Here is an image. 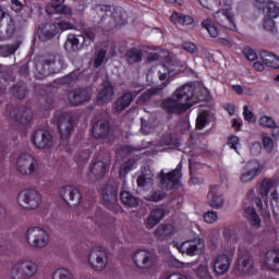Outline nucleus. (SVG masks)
<instances>
[{"instance_id": "nucleus-21", "label": "nucleus", "mask_w": 279, "mask_h": 279, "mask_svg": "<svg viewBox=\"0 0 279 279\" xmlns=\"http://www.w3.org/2000/svg\"><path fill=\"white\" fill-rule=\"evenodd\" d=\"M132 259L137 268H148L154 264V253L146 250H137Z\"/></svg>"}, {"instance_id": "nucleus-59", "label": "nucleus", "mask_w": 279, "mask_h": 279, "mask_svg": "<svg viewBox=\"0 0 279 279\" xmlns=\"http://www.w3.org/2000/svg\"><path fill=\"white\" fill-rule=\"evenodd\" d=\"M243 116H244V120L247 121L248 123H255L256 122L254 112L247 108V105H245L243 107Z\"/></svg>"}, {"instance_id": "nucleus-1", "label": "nucleus", "mask_w": 279, "mask_h": 279, "mask_svg": "<svg viewBox=\"0 0 279 279\" xmlns=\"http://www.w3.org/2000/svg\"><path fill=\"white\" fill-rule=\"evenodd\" d=\"M195 92L194 84H185L177 88L172 97L161 100V110H165L168 114H183L196 105Z\"/></svg>"}, {"instance_id": "nucleus-48", "label": "nucleus", "mask_w": 279, "mask_h": 279, "mask_svg": "<svg viewBox=\"0 0 279 279\" xmlns=\"http://www.w3.org/2000/svg\"><path fill=\"white\" fill-rule=\"evenodd\" d=\"M16 50H19V46H15V44L2 45L0 46V56L2 57L14 56Z\"/></svg>"}, {"instance_id": "nucleus-6", "label": "nucleus", "mask_w": 279, "mask_h": 279, "mask_svg": "<svg viewBox=\"0 0 279 279\" xmlns=\"http://www.w3.org/2000/svg\"><path fill=\"white\" fill-rule=\"evenodd\" d=\"M16 168L22 175H36L39 172V161L33 155L22 154L16 159Z\"/></svg>"}, {"instance_id": "nucleus-63", "label": "nucleus", "mask_w": 279, "mask_h": 279, "mask_svg": "<svg viewBox=\"0 0 279 279\" xmlns=\"http://www.w3.org/2000/svg\"><path fill=\"white\" fill-rule=\"evenodd\" d=\"M263 144H264V147L266 148V150H268V151L274 150L275 142L271 137L264 136L263 137Z\"/></svg>"}, {"instance_id": "nucleus-61", "label": "nucleus", "mask_w": 279, "mask_h": 279, "mask_svg": "<svg viewBox=\"0 0 279 279\" xmlns=\"http://www.w3.org/2000/svg\"><path fill=\"white\" fill-rule=\"evenodd\" d=\"M204 220L207 223L216 222L218 220V213L217 211H207V213H205Z\"/></svg>"}, {"instance_id": "nucleus-20", "label": "nucleus", "mask_w": 279, "mask_h": 279, "mask_svg": "<svg viewBox=\"0 0 279 279\" xmlns=\"http://www.w3.org/2000/svg\"><path fill=\"white\" fill-rule=\"evenodd\" d=\"M33 144L39 149H47L52 147L53 138L50 132L45 130H37L33 133Z\"/></svg>"}, {"instance_id": "nucleus-56", "label": "nucleus", "mask_w": 279, "mask_h": 279, "mask_svg": "<svg viewBox=\"0 0 279 279\" xmlns=\"http://www.w3.org/2000/svg\"><path fill=\"white\" fill-rule=\"evenodd\" d=\"M228 146L231 148V149H234V151L240 155L239 150H238V147L240 146V137L238 136H230L228 137Z\"/></svg>"}, {"instance_id": "nucleus-18", "label": "nucleus", "mask_w": 279, "mask_h": 279, "mask_svg": "<svg viewBox=\"0 0 279 279\" xmlns=\"http://www.w3.org/2000/svg\"><path fill=\"white\" fill-rule=\"evenodd\" d=\"M100 11L113 19L117 26H125L128 24V13L122 7L100 5Z\"/></svg>"}, {"instance_id": "nucleus-14", "label": "nucleus", "mask_w": 279, "mask_h": 279, "mask_svg": "<svg viewBox=\"0 0 279 279\" xmlns=\"http://www.w3.org/2000/svg\"><path fill=\"white\" fill-rule=\"evenodd\" d=\"M92 98V93L88 87H76L69 92L68 99L73 107H80L88 102Z\"/></svg>"}, {"instance_id": "nucleus-55", "label": "nucleus", "mask_w": 279, "mask_h": 279, "mask_svg": "<svg viewBox=\"0 0 279 279\" xmlns=\"http://www.w3.org/2000/svg\"><path fill=\"white\" fill-rule=\"evenodd\" d=\"M276 121L274 120V118H270V117H262L259 118V125H262L263 128H275L276 126Z\"/></svg>"}, {"instance_id": "nucleus-49", "label": "nucleus", "mask_w": 279, "mask_h": 279, "mask_svg": "<svg viewBox=\"0 0 279 279\" xmlns=\"http://www.w3.org/2000/svg\"><path fill=\"white\" fill-rule=\"evenodd\" d=\"M53 8L54 13L60 14V15H66V16H72V9L71 7L64 5V4H51Z\"/></svg>"}, {"instance_id": "nucleus-22", "label": "nucleus", "mask_w": 279, "mask_h": 279, "mask_svg": "<svg viewBox=\"0 0 279 279\" xmlns=\"http://www.w3.org/2000/svg\"><path fill=\"white\" fill-rule=\"evenodd\" d=\"M245 172L240 177V181L246 184L252 182L263 170V167L258 163L257 160H250L245 166Z\"/></svg>"}, {"instance_id": "nucleus-31", "label": "nucleus", "mask_w": 279, "mask_h": 279, "mask_svg": "<svg viewBox=\"0 0 279 279\" xmlns=\"http://www.w3.org/2000/svg\"><path fill=\"white\" fill-rule=\"evenodd\" d=\"M113 94V87L110 83L102 84V87L97 95V105L102 106L110 102Z\"/></svg>"}, {"instance_id": "nucleus-8", "label": "nucleus", "mask_w": 279, "mask_h": 279, "mask_svg": "<svg viewBox=\"0 0 279 279\" xmlns=\"http://www.w3.org/2000/svg\"><path fill=\"white\" fill-rule=\"evenodd\" d=\"M118 196H119L118 186L107 184L105 189H102V192H101L102 202L105 203V206L114 214H119L121 211V206L119 205Z\"/></svg>"}, {"instance_id": "nucleus-29", "label": "nucleus", "mask_w": 279, "mask_h": 279, "mask_svg": "<svg viewBox=\"0 0 279 279\" xmlns=\"http://www.w3.org/2000/svg\"><path fill=\"white\" fill-rule=\"evenodd\" d=\"M166 217V210L163 208H156L150 211L146 218V228L154 229Z\"/></svg>"}, {"instance_id": "nucleus-41", "label": "nucleus", "mask_w": 279, "mask_h": 279, "mask_svg": "<svg viewBox=\"0 0 279 279\" xmlns=\"http://www.w3.org/2000/svg\"><path fill=\"white\" fill-rule=\"evenodd\" d=\"M223 238L228 243L235 244L240 239V229L238 227L226 228Z\"/></svg>"}, {"instance_id": "nucleus-15", "label": "nucleus", "mask_w": 279, "mask_h": 279, "mask_svg": "<svg viewBox=\"0 0 279 279\" xmlns=\"http://www.w3.org/2000/svg\"><path fill=\"white\" fill-rule=\"evenodd\" d=\"M85 216L88 220H92L95 225L101 227L107 221L106 213L100 208L95 206L93 201L85 203Z\"/></svg>"}, {"instance_id": "nucleus-3", "label": "nucleus", "mask_w": 279, "mask_h": 279, "mask_svg": "<svg viewBox=\"0 0 279 279\" xmlns=\"http://www.w3.org/2000/svg\"><path fill=\"white\" fill-rule=\"evenodd\" d=\"M214 5H218L219 9L215 14V21L219 26L230 31H236V23L234 15L230 13L232 10V0H215Z\"/></svg>"}, {"instance_id": "nucleus-47", "label": "nucleus", "mask_w": 279, "mask_h": 279, "mask_svg": "<svg viewBox=\"0 0 279 279\" xmlns=\"http://www.w3.org/2000/svg\"><path fill=\"white\" fill-rule=\"evenodd\" d=\"M275 182L271 179H264L263 183L259 184V195L262 197H267L268 193L271 191V187H274Z\"/></svg>"}, {"instance_id": "nucleus-46", "label": "nucleus", "mask_w": 279, "mask_h": 279, "mask_svg": "<svg viewBox=\"0 0 279 279\" xmlns=\"http://www.w3.org/2000/svg\"><path fill=\"white\" fill-rule=\"evenodd\" d=\"M204 29H206L209 34V36L217 38L219 36V29L216 25H213L211 20H205L203 23H201Z\"/></svg>"}, {"instance_id": "nucleus-26", "label": "nucleus", "mask_w": 279, "mask_h": 279, "mask_svg": "<svg viewBox=\"0 0 279 279\" xmlns=\"http://www.w3.org/2000/svg\"><path fill=\"white\" fill-rule=\"evenodd\" d=\"M110 133V124L107 120H98L94 123L92 134L96 140H105Z\"/></svg>"}, {"instance_id": "nucleus-19", "label": "nucleus", "mask_w": 279, "mask_h": 279, "mask_svg": "<svg viewBox=\"0 0 279 279\" xmlns=\"http://www.w3.org/2000/svg\"><path fill=\"white\" fill-rule=\"evenodd\" d=\"M204 247V241L202 239H195L181 243L178 250L187 256H196L203 253Z\"/></svg>"}, {"instance_id": "nucleus-42", "label": "nucleus", "mask_w": 279, "mask_h": 279, "mask_svg": "<svg viewBox=\"0 0 279 279\" xmlns=\"http://www.w3.org/2000/svg\"><path fill=\"white\" fill-rule=\"evenodd\" d=\"M11 93L17 99H24L28 93L27 85L25 83H16L13 85Z\"/></svg>"}, {"instance_id": "nucleus-36", "label": "nucleus", "mask_w": 279, "mask_h": 279, "mask_svg": "<svg viewBox=\"0 0 279 279\" xmlns=\"http://www.w3.org/2000/svg\"><path fill=\"white\" fill-rule=\"evenodd\" d=\"M170 21L175 25H183V26L193 25V23L195 22L193 20V16L182 14L178 11H173L172 15L170 16Z\"/></svg>"}, {"instance_id": "nucleus-4", "label": "nucleus", "mask_w": 279, "mask_h": 279, "mask_svg": "<svg viewBox=\"0 0 279 279\" xmlns=\"http://www.w3.org/2000/svg\"><path fill=\"white\" fill-rule=\"evenodd\" d=\"M182 167V162L180 161L175 169L169 173H166L163 170H161L157 175L160 187L166 191H171L179 186L183 177Z\"/></svg>"}, {"instance_id": "nucleus-50", "label": "nucleus", "mask_w": 279, "mask_h": 279, "mask_svg": "<svg viewBox=\"0 0 279 279\" xmlns=\"http://www.w3.org/2000/svg\"><path fill=\"white\" fill-rule=\"evenodd\" d=\"M78 37L82 38V44L89 46L95 39V33L90 29H86L81 35H78Z\"/></svg>"}, {"instance_id": "nucleus-53", "label": "nucleus", "mask_w": 279, "mask_h": 279, "mask_svg": "<svg viewBox=\"0 0 279 279\" xmlns=\"http://www.w3.org/2000/svg\"><path fill=\"white\" fill-rule=\"evenodd\" d=\"M196 276L198 279H213V275H210L208 266H198L196 269Z\"/></svg>"}, {"instance_id": "nucleus-62", "label": "nucleus", "mask_w": 279, "mask_h": 279, "mask_svg": "<svg viewBox=\"0 0 279 279\" xmlns=\"http://www.w3.org/2000/svg\"><path fill=\"white\" fill-rule=\"evenodd\" d=\"M182 47L190 54H195L198 51L196 44L193 43H184Z\"/></svg>"}, {"instance_id": "nucleus-13", "label": "nucleus", "mask_w": 279, "mask_h": 279, "mask_svg": "<svg viewBox=\"0 0 279 279\" xmlns=\"http://www.w3.org/2000/svg\"><path fill=\"white\" fill-rule=\"evenodd\" d=\"M19 202L23 204L22 206L26 209L37 208L41 202V194L34 190H23L19 193Z\"/></svg>"}, {"instance_id": "nucleus-16", "label": "nucleus", "mask_w": 279, "mask_h": 279, "mask_svg": "<svg viewBox=\"0 0 279 279\" xmlns=\"http://www.w3.org/2000/svg\"><path fill=\"white\" fill-rule=\"evenodd\" d=\"M254 268V263L252 262V255L248 252L243 253L241 248H239L238 260L235 264V269L240 276H250L252 275V270Z\"/></svg>"}, {"instance_id": "nucleus-25", "label": "nucleus", "mask_w": 279, "mask_h": 279, "mask_svg": "<svg viewBox=\"0 0 279 279\" xmlns=\"http://www.w3.org/2000/svg\"><path fill=\"white\" fill-rule=\"evenodd\" d=\"M60 196L63 199V202L70 201L75 202V204H82V194L80 190L73 187L72 185L61 187Z\"/></svg>"}, {"instance_id": "nucleus-7", "label": "nucleus", "mask_w": 279, "mask_h": 279, "mask_svg": "<svg viewBox=\"0 0 279 279\" xmlns=\"http://www.w3.org/2000/svg\"><path fill=\"white\" fill-rule=\"evenodd\" d=\"M7 117L15 123L26 126L33 119L32 110L26 106H20L12 108L11 105H7Z\"/></svg>"}, {"instance_id": "nucleus-64", "label": "nucleus", "mask_w": 279, "mask_h": 279, "mask_svg": "<svg viewBox=\"0 0 279 279\" xmlns=\"http://www.w3.org/2000/svg\"><path fill=\"white\" fill-rule=\"evenodd\" d=\"M165 195L161 192H153L148 197L149 202H161Z\"/></svg>"}, {"instance_id": "nucleus-39", "label": "nucleus", "mask_w": 279, "mask_h": 279, "mask_svg": "<svg viewBox=\"0 0 279 279\" xmlns=\"http://www.w3.org/2000/svg\"><path fill=\"white\" fill-rule=\"evenodd\" d=\"M155 235L158 241H167V239L173 235V226L171 225H161L158 229L155 230Z\"/></svg>"}, {"instance_id": "nucleus-38", "label": "nucleus", "mask_w": 279, "mask_h": 279, "mask_svg": "<svg viewBox=\"0 0 279 279\" xmlns=\"http://www.w3.org/2000/svg\"><path fill=\"white\" fill-rule=\"evenodd\" d=\"M120 202L122 205L130 208H134L140 204V199L128 191H122L120 193Z\"/></svg>"}, {"instance_id": "nucleus-9", "label": "nucleus", "mask_w": 279, "mask_h": 279, "mask_svg": "<svg viewBox=\"0 0 279 279\" xmlns=\"http://www.w3.org/2000/svg\"><path fill=\"white\" fill-rule=\"evenodd\" d=\"M73 119L72 112H60L54 116V122L60 133V138L66 141L73 130Z\"/></svg>"}, {"instance_id": "nucleus-60", "label": "nucleus", "mask_w": 279, "mask_h": 279, "mask_svg": "<svg viewBox=\"0 0 279 279\" xmlns=\"http://www.w3.org/2000/svg\"><path fill=\"white\" fill-rule=\"evenodd\" d=\"M244 56L246 57V59L248 61H256L258 58L256 51L254 49H252L251 47H246L244 49Z\"/></svg>"}, {"instance_id": "nucleus-45", "label": "nucleus", "mask_w": 279, "mask_h": 279, "mask_svg": "<svg viewBox=\"0 0 279 279\" xmlns=\"http://www.w3.org/2000/svg\"><path fill=\"white\" fill-rule=\"evenodd\" d=\"M149 147H154V142H146V141H144L136 148H134V147H132L130 145L123 146V147H121V151L130 155L133 151H141L142 149H146V148H149Z\"/></svg>"}, {"instance_id": "nucleus-24", "label": "nucleus", "mask_w": 279, "mask_h": 279, "mask_svg": "<svg viewBox=\"0 0 279 279\" xmlns=\"http://www.w3.org/2000/svg\"><path fill=\"white\" fill-rule=\"evenodd\" d=\"M56 36H60V29L58 26L51 23H46L38 28V37L41 41H47Z\"/></svg>"}, {"instance_id": "nucleus-35", "label": "nucleus", "mask_w": 279, "mask_h": 279, "mask_svg": "<svg viewBox=\"0 0 279 279\" xmlns=\"http://www.w3.org/2000/svg\"><path fill=\"white\" fill-rule=\"evenodd\" d=\"M143 50L137 47H131L125 52V58L129 64H136L143 61Z\"/></svg>"}, {"instance_id": "nucleus-32", "label": "nucleus", "mask_w": 279, "mask_h": 279, "mask_svg": "<svg viewBox=\"0 0 279 279\" xmlns=\"http://www.w3.org/2000/svg\"><path fill=\"white\" fill-rule=\"evenodd\" d=\"M168 86V83H161L159 86L155 88H149L146 92L142 93L141 96L137 98L140 104L146 105L150 101L151 97L160 94L163 89Z\"/></svg>"}, {"instance_id": "nucleus-11", "label": "nucleus", "mask_w": 279, "mask_h": 279, "mask_svg": "<svg viewBox=\"0 0 279 279\" xmlns=\"http://www.w3.org/2000/svg\"><path fill=\"white\" fill-rule=\"evenodd\" d=\"M88 262L94 270H104L108 263V254L106 248H104V246H94L89 252Z\"/></svg>"}, {"instance_id": "nucleus-10", "label": "nucleus", "mask_w": 279, "mask_h": 279, "mask_svg": "<svg viewBox=\"0 0 279 279\" xmlns=\"http://www.w3.org/2000/svg\"><path fill=\"white\" fill-rule=\"evenodd\" d=\"M26 242L33 247H45L49 242V235L45 229L34 227L26 230Z\"/></svg>"}, {"instance_id": "nucleus-52", "label": "nucleus", "mask_w": 279, "mask_h": 279, "mask_svg": "<svg viewBox=\"0 0 279 279\" xmlns=\"http://www.w3.org/2000/svg\"><path fill=\"white\" fill-rule=\"evenodd\" d=\"M52 279H72V275L66 268H58L54 270Z\"/></svg>"}, {"instance_id": "nucleus-54", "label": "nucleus", "mask_w": 279, "mask_h": 279, "mask_svg": "<svg viewBox=\"0 0 279 279\" xmlns=\"http://www.w3.org/2000/svg\"><path fill=\"white\" fill-rule=\"evenodd\" d=\"M11 248H12V245L10 244V242L7 239L1 238L0 239V255H3V256L10 255Z\"/></svg>"}, {"instance_id": "nucleus-37", "label": "nucleus", "mask_w": 279, "mask_h": 279, "mask_svg": "<svg viewBox=\"0 0 279 279\" xmlns=\"http://www.w3.org/2000/svg\"><path fill=\"white\" fill-rule=\"evenodd\" d=\"M244 218L251 223L252 227H260V217L254 207H246L243 214Z\"/></svg>"}, {"instance_id": "nucleus-34", "label": "nucleus", "mask_w": 279, "mask_h": 279, "mask_svg": "<svg viewBox=\"0 0 279 279\" xmlns=\"http://www.w3.org/2000/svg\"><path fill=\"white\" fill-rule=\"evenodd\" d=\"M218 185H210L209 193L207 195L209 199V206L213 208H220L223 205V196L218 194Z\"/></svg>"}, {"instance_id": "nucleus-44", "label": "nucleus", "mask_w": 279, "mask_h": 279, "mask_svg": "<svg viewBox=\"0 0 279 279\" xmlns=\"http://www.w3.org/2000/svg\"><path fill=\"white\" fill-rule=\"evenodd\" d=\"M137 160L130 158L126 161L122 162L119 169V175L124 178L134 167H136Z\"/></svg>"}, {"instance_id": "nucleus-2", "label": "nucleus", "mask_w": 279, "mask_h": 279, "mask_svg": "<svg viewBox=\"0 0 279 279\" xmlns=\"http://www.w3.org/2000/svg\"><path fill=\"white\" fill-rule=\"evenodd\" d=\"M35 69L39 74V78L61 73L64 70V59L60 54H51L35 63Z\"/></svg>"}, {"instance_id": "nucleus-51", "label": "nucleus", "mask_w": 279, "mask_h": 279, "mask_svg": "<svg viewBox=\"0 0 279 279\" xmlns=\"http://www.w3.org/2000/svg\"><path fill=\"white\" fill-rule=\"evenodd\" d=\"M106 56H107V50L105 48H100L97 51L96 58L94 60V66L96 69H99L102 65V63H104V61L106 59Z\"/></svg>"}, {"instance_id": "nucleus-5", "label": "nucleus", "mask_w": 279, "mask_h": 279, "mask_svg": "<svg viewBox=\"0 0 279 279\" xmlns=\"http://www.w3.org/2000/svg\"><path fill=\"white\" fill-rule=\"evenodd\" d=\"M145 90L144 85L135 83L133 85V90H128L119 97L112 107L114 113H121L123 110H126L131 104L133 102L134 98H136L141 93Z\"/></svg>"}, {"instance_id": "nucleus-28", "label": "nucleus", "mask_w": 279, "mask_h": 279, "mask_svg": "<svg viewBox=\"0 0 279 279\" xmlns=\"http://www.w3.org/2000/svg\"><path fill=\"white\" fill-rule=\"evenodd\" d=\"M108 165L102 160L94 161L93 167L90 169V179L93 182H98L104 179L107 172Z\"/></svg>"}, {"instance_id": "nucleus-27", "label": "nucleus", "mask_w": 279, "mask_h": 279, "mask_svg": "<svg viewBox=\"0 0 279 279\" xmlns=\"http://www.w3.org/2000/svg\"><path fill=\"white\" fill-rule=\"evenodd\" d=\"M230 267V258L227 254H219L215 258L214 272L217 276H223Z\"/></svg>"}, {"instance_id": "nucleus-33", "label": "nucleus", "mask_w": 279, "mask_h": 279, "mask_svg": "<svg viewBox=\"0 0 279 279\" xmlns=\"http://www.w3.org/2000/svg\"><path fill=\"white\" fill-rule=\"evenodd\" d=\"M259 58H262L264 64L270 69H279V57L271 51H259Z\"/></svg>"}, {"instance_id": "nucleus-30", "label": "nucleus", "mask_w": 279, "mask_h": 279, "mask_svg": "<svg viewBox=\"0 0 279 279\" xmlns=\"http://www.w3.org/2000/svg\"><path fill=\"white\" fill-rule=\"evenodd\" d=\"M265 265L275 272H279V250H269L266 252Z\"/></svg>"}, {"instance_id": "nucleus-23", "label": "nucleus", "mask_w": 279, "mask_h": 279, "mask_svg": "<svg viewBox=\"0 0 279 279\" xmlns=\"http://www.w3.org/2000/svg\"><path fill=\"white\" fill-rule=\"evenodd\" d=\"M217 121L216 114L210 110L201 111L195 120V130H205L207 125Z\"/></svg>"}, {"instance_id": "nucleus-12", "label": "nucleus", "mask_w": 279, "mask_h": 279, "mask_svg": "<svg viewBox=\"0 0 279 279\" xmlns=\"http://www.w3.org/2000/svg\"><path fill=\"white\" fill-rule=\"evenodd\" d=\"M38 271V266L31 262H20L11 269L13 279H31Z\"/></svg>"}, {"instance_id": "nucleus-40", "label": "nucleus", "mask_w": 279, "mask_h": 279, "mask_svg": "<svg viewBox=\"0 0 279 279\" xmlns=\"http://www.w3.org/2000/svg\"><path fill=\"white\" fill-rule=\"evenodd\" d=\"M80 44H81V40L78 35L75 36L73 34H70L63 47H65L66 52L72 53V52H77L80 50Z\"/></svg>"}, {"instance_id": "nucleus-58", "label": "nucleus", "mask_w": 279, "mask_h": 279, "mask_svg": "<svg viewBox=\"0 0 279 279\" xmlns=\"http://www.w3.org/2000/svg\"><path fill=\"white\" fill-rule=\"evenodd\" d=\"M170 73H171L170 69L166 64H161V70L158 71L159 81L160 82L169 81Z\"/></svg>"}, {"instance_id": "nucleus-43", "label": "nucleus", "mask_w": 279, "mask_h": 279, "mask_svg": "<svg viewBox=\"0 0 279 279\" xmlns=\"http://www.w3.org/2000/svg\"><path fill=\"white\" fill-rule=\"evenodd\" d=\"M82 73L78 71H73L69 75L62 76L58 80L60 85H71L74 82L80 81Z\"/></svg>"}, {"instance_id": "nucleus-57", "label": "nucleus", "mask_w": 279, "mask_h": 279, "mask_svg": "<svg viewBox=\"0 0 279 279\" xmlns=\"http://www.w3.org/2000/svg\"><path fill=\"white\" fill-rule=\"evenodd\" d=\"M59 29V35H61L63 32L73 29V24L66 21H60L57 24H54Z\"/></svg>"}, {"instance_id": "nucleus-17", "label": "nucleus", "mask_w": 279, "mask_h": 279, "mask_svg": "<svg viewBox=\"0 0 279 279\" xmlns=\"http://www.w3.org/2000/svg\"><path fill=\"white\" fill-rule=\"evenodd\" d=\"M263 10L266 13V16L264 20V28L269 33H275L277 31V26L274 19L279 17V4L270 2Z\"/></svg>"}]
</instances>
